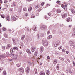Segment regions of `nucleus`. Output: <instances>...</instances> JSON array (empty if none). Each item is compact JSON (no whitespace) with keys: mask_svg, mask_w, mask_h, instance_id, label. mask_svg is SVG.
Wrapping results in <instances>:
<instances>
[{"mask_svg":"<svg viewBox=\"0 0 75 75\" xmlns=\"http://www.w3.org/2000/svg\"><path fill=\"white\" fill-rule=\"evenodd\" d=\"M40 75H45V73L43 71L40 72Z\"/></svg>","mask_w":75,"mask_h":75,"instance_id":"nucleus-15","label":"nucleus"},{"mask_svg":"<svg viewBox=\"0 0 75 75\" xmlns=\"http://www.w3.org/2000/svg\"><path fill=\"white\" fill-rule=\"evenodd\" d=\"M11 56H13V58L14 59H16L17 58V55L15 54H11Z\"/></svg>","mask_w":75,"mask_h":75,"instance_id":"nucleus-3","label":"nucleus"},{"mask_svg":"<svg viewBox=\"0 0 75 75\" xmlns=\"http://www.w3.org/2000/svg\"><path fill=\"white\" fill-rule=\"evenodd\" d=\"M61 10L59 9H58L57 11V12L58 13H61Z\"/></svg>","mask_w":75,"mask_h":75,"instance_id":"nucleus-21","label":"nucleus"},{"mask_svg":"<svg viewBox=\"0 0 75 75\" xmlns=\"http://www.w3.org/2000/svg\"><path fill=\"white\" fill-rule=\"evenodd\" d=\"M71 12H72V13H73V14H74V13H75V10H74V9H71Z\"/></svg>","mask_w":75,"mask_h":75,"instance_id":"nucleus-22","label":"nucleus"},{"mask_svg":"<svg viewBox=\"0 0 75 75\" xmlns=\"http://www.w3.org/2000/svg\"><path fill=\"white\" fill-rule=\"evenodd\" d=\"M60 42L59 41H57V43L55 44L54 45V46L55 47H57L58 45H59L60 44Z\"/></svg>","mask_w":75,"mask_h":75,"instance_id":"nucleus-5","label":"nucleus"},{"mask_svg":"<svg viewBox=\"0 0 75 75\" xmlns=\"http://www.w3.org/2000/svg\"><path fill=\"white\" fill-rule=\"evenodd\" d=\"M6 54H7V55H9V53H8V52H7Z\"/></svg>","mask_w":75,"mask_h":75,"instance_id":"nucleus-52","label":"nucleus"},{"mask_svg":"<svg viewBox=\"0 0 75 75\" xmlns=\"http://www.w3.org/2000/svg\"><path fill=\"white\" fill-rule=\"evenodd\" d=\"M5 48H6V47L4 46H2V48L3 49V50H5Z\"/></svg>","mask_w":75,"mask_h":75,"instance_id":"nucleus-43","label":"nucleus"},{"mask_svg":"<svg viewBox=\"0 0 75 75\" xmlns=\"http://www.w3.org/2000/svg\"><path fill=\"white\" fill-rule=\"evenodd\" d=\"M23 10L24 11H27V8H24Z\"/></svg>","mask_w":75,"mask_h":75,"instance_id":"nucleus-42","label":"nucleus"},{"mask_svg":"<svg viewBox=\"0 0 75 75\" xmlns=\"http://www.w3.org/2000/svg\"><path fill=\"white\" fill-rule=\"evenodd\" d=\"M50 33V31H48L47 33V34H49Z\"/></svg>","mask_w":75,"mask_h":75,"instance_id":"nucleus-54","label":"nucleus"},{"mask_svg":"<svg viewBox=\"0 0 75 75\" xmlns=\"http://www.w3.org/2000/svg\"><path fill=\"white\" fill-rule=\"evenodd\" d=\"M2 70H3V68H0V72H1V71H2Z\"/></svg>","mask_w":75,"mask_h":75,"instance_id":"nucleus-51","label":"nucleus"},{"mask_svg":"<svg viewBox=\"0 0 75 75\" xmlns=\"http://www.w3.org/2000/svg\"><path fill=\"white\" fill-rule=\"evenodd\" d=\"M25 16H28V13H26L25 14Z\"/></svg>","mask_w":75,"mask_h":75,"instance_id":"nucleus-60","label":"nucleus"},{"mask_svg":"<svg viewBox=\"0 0 75 75\" xmlns=\"http://www.w3.org/2000/svg\"><path fill=\"white\" fill-rule=\"evenodd\" d=\"M31 49L32 52H34V51H35V49H36V48L35 47H32Z\"/></svg>","mask_w":75,"mask_h":75,"instance_id":"nucleus-9","label":"nucleus"},{"mask_svg":"<svg viewBox=\"0 0 75 75\" xmlns=\"http://www.w3.org/2000/svg\"><path fill=\"white\" fill-rule=\"evenodd\" d=\"M19 54H22L23 52H22L21 51H20L19 52Z\"/></svg>","mask_w":75,"mask_h":75,"instance_id":"nucleus-48","label":"nucleus"},{"mask_svg":"<svg viewBox=\"0 0 75 75\" xmlns=\"http://www.w3.org/2000/svg\"><path fill=\"white\" fill-rule=\"evenodd\" d=\"M43 45L44 46H46V47L48 46V42H44V41L43 40Z\"/></svg>","mask_w":75,"mask_h":75,"instance_id":"nucleus-7","label":"nucleus"},{"mask_svg":"<svg viewBox=\"0 0 75 75\" xmlns=\"http://www.w3.org/2000/svg\"><path fill=\"white\" fill-rule=\"evenodd\" d=\"M45 18L46 20H48V17L47 16H45Z\"/></svg>","mask_w":75,"mask_h":75,"instance_id":"nucleus-44","label":"nucleus"},{"mask_svg":"<svg viewBox=\"0 0 75 75\" xmlns=\"http://www.w3.org/2000/svg\"><path fill=\"white\" fill-rule=\"evenodd\" d=\"M56 3H60V1H57Z\"/></svg>","mask_w":75,"mask_h":75,"instance_id":"nucleus-46","label":"nucleus"},{"mask_svg":"<svg viewBox=\"0 0 75 75\" xmlns=\"http://www.w3.org/2000/svg\"><path fill=\"white\" fill-rule=\"evenodd\" d=\"M64 7H66L67 6V5L65 4H64Z\"/></svg>","mask_w":75,"mask_h":75,"instance_id":"nucleus-57","label":"nucleus"},{"mask_svg":"<svg viewBox=\"0 0 75 75\" xmlns=\"http://www.w3.org/2000/svg\"><path fill=\"white\" fill-rule=\"evenodd\" d=\"M52 38V35H50L49 37L47 38L48 40H49V39H50Z\"/></svg>","mask_w":75,"mask_h":75,"instance_id":"nucleus-23","label":"nucleus"},{"mask_svg":"<svg viewBox=\"0 0 75 75\" xmlns=\"http://www.w3.org/2000/svg\"><path fill=\"white\" fill-rule=\"evenodd\" d=\"M72 27V25H70L69 26V27H70V28Z\"/></svg>","mask_w":75,"mask_h":75,"instance_id":"nucleus-56","label":"nucleus"},{"mask_svg":"<svg viewBox=\"0 0 75 75\" xmlns=\"http://www.w3.org/2000/svg\"><path fill=\"white\" fill-rule=\"evenodd\" d=\"M56 68H57V69H59V67H57V66Z\"/></svg>","mask_w":75,"mask_h":75,"instance_id":"nucleus-64","label":"nucleus"},{"mask_svg":"<svg viewBox=\"0 0 75 75\" xmlns=\"http://www.w3.org/2000/svg\"><path fill=\"white\" fill-rule=\"evenodd\" d=\"M44 3L42 2L41 3V6H44Z\"/></svg>","mask_w":75,"mask_h":75,"instance_id":"nucleus-37","label":"nucleus"},{"mask_svg":"<svg viewBox=\"0 0 75 75\" xmlns=\"http://www.w3.org/2000/svg\"><path fill=\"white\" fill-rule=\"evenodd\" d=\"M37 37H38V38H40V35H39V34H37Z\"/></svg>","mask_w":75,"mask_h":75,"instance_id":"nucleus-39","label":"nucleus"},{"mask_svg":"<svg viewBox=\"0 0 75 75\" xmlns=\"http://www.w3.org/2000/svg\"><path fill=\"white\" fill-rule=\"evenodd\" d=\"M20 44H21V45L23 47L24 46V44L22 42H21L20 43Z\"/></svg>","mask_w":75,"mask_h":75,"instance_id":"nucleus-31","label":"nucleus"},{"mask_svg":"<svg viewBox=\"0 0 75 75\" xmlns=\"http://www.w3.org/2000/svg\"><path fill=\"white\" fill-rule=\"evenodd\" d=\"M28 64L29 66H32V65H33L32 64V63H31V62H28Z\"/></svg>","mask_w":75,"mask_h":75,"instance_id":"nucleus-20","label":"nucleus"},{"mask_svg":"<svg viewBox=\"0 0 75 75\" xmlns=\"http://www.w3.org/2000/svg\"><path fill=\"white\" fill-rule=\"evenodd\" d=\"M33 30L34 31H36L37 30V28L35 26H34L33 28Z\"/></svg>","mask_w":75,"mask_h":75,"instance_id":"nucleus-10","label":"nucleus"},{"mask_svg":"<svg viewBox=\"0 0 75 75\" xmlns=\"http://www.w3.org/2000/svg\"><path fill=\"white\" fill-rule=\"evenodd\" d=\"M59 59H61V60L62 61H64V59L63 58H62L61 57H59Z\"/></svg>","mask_w":75,"mask_h":75,"instance_id":"nucleus-29","label":"nucleus"},{"mask_svg":"<svg viewBox=\"0 0 75 75\" xmlns=\"http://www.w3.org/2000/svg\"><path fill=\"white\" fill-rule=\"evenodd\" d=\"M62 51H63V52H65V49H63L62 50Z\"/></svg>","mask_w":75,"mask_h":75,"instance_id":"nucleus-61","label":"nucleus"},{"mask_svg":"<svg viewBox=\"0 0 75 75\" xmlns=\"http://www.w3.org/2000/svg\"><path fill=\"white\" fill-rule=\"evenodd\" d=\"M69 72L70 74H71V73H72V71H71V69H70V70H69Z\"/></svg>","mask_w":75,"mask_h":75,"instance_id":"nucleus-47","label":"nucleus"},{"mask_svg":"<svg viewBox=\"0 0 75 75\" xmlns=\"http://www.w3.org/2000/svg\"><path fill=\"white\" fill-rule=\"evenodd\" d=\"M12 40L13 42L14 45H16V42L15 41V39H14V38H13L12 39Z\"/></svg>","mask_w":75,"mask_h":75,"instance_id":"nucleus-16","label":"nucleus"},{"mask_svg":"<svg viewBox=\"0 0 75 75\" xmlns=\"http://www.w3.org/2000/svg\"><path fill=\"white\" fill-rule=\"evenodd\" d=\"M66 52L67 54H68L69 52H68V51H66Z\"/></svg>","mask_w":75,"mask_h":75,"instance_id":"nucleus-55","label":"nucleus"},{"mask_svg":"<svg viewBox=\"0 0 75 75\" xmlns=\"http://www.w3.org/2000/svg\"><path fill=\"white\" fill-rule=\"evenodd\" d=\"M47 59H50V56H47Z\"/></svg>","mask_w":75,"mask_h":75,"instance_id":"nucleus-59","label":"nucleus"},{"mask_svg":"<svg viewBox=\"0 0 75 75\" xmlns=\"http://www.w3.org/2000/svg\"><path fill=\"white\" fill-rule=\"evenodd\" d=\"M6 19L8 21H10V17H9V16H7L6 17Z\"/></svg>","mask_w":75,"mask_h":75,"instance_id":"nucleus-18","label":"nucleus"},{"mask_svg":"<svg viewBox=\"0 0 75 75\" xmlns=\"http://www.w3.org/2000/svg\"><path fill=\"white\" fill-rule=\"evenodd\" d=\"M38 53V52H37L35 51V56H37Z\"/></svg>","mask_w":75,"mask_h":75,"instance_id":"nucleus-28","label":"nucleus"},{"mask_svg":"<svg viewBox=\"0 0 75 75\" xmlns=\"http://www.w3.org/2000/svg\"><path fill=\"white\" fill-rule=\"evenodd\" d=\"M13 49L15 50H17V51H18V49L16 47H13Z\"/></svg>","mask_w":75,"mask_h":75,"instance_id":"nucleus-14","label":"nucleus"},{"mask_svg":"<svg viewBox=\"0 0 75 75\" xmlns=\"http://www.w3.org/2000/svg\"><path fill=\"white\" fill-rule=\"evenodd\" d=\"M73 66H74V67H75V62H74L73 61Z\"/></svg>","mask_w":75,"mask_h":75,"instance_id":"nucleus-53","label":"nucleus"},{"mask_svg":"<svg viewBox=\"0 0 75 75\" xmlns=\"http://www.w3.org/2000/svg\"><path fill=\"white\" fill-rule=\"evenodd\" d=\"M6 75V72L5 70H4L3 73V75Z\"/></svg>","mask_w":75,"mask_h":75,"instance_id":"nucleus-25","label":"nucleus"},{"mask_svg":"<svg viewBox=\"0 0 75 75\" xmlns=\"http://www.w3.org/2000/svg\"><path fill=\"white\" fill-rule=\"evenodd\" d=\"M40 28L42 30H43L44 29H47V26L45 25H43Z\"/></svg>","mask_w":75,"mask_h":75,"instance_id":"nucleus-2","label":"nucleus"},{"mask_svg":"<svg viewBox=\"0 0 75 75\" xmlns=\"http://www.w3.org/2000/svg\"><path fill=\"white\" fill-rule=\"evenodd\" d=\"M0 1L1 3H3V1H2V0H0Z\"/></svg>","mask_w":75,"mask_h":75,"instance_id":"nucleus-58","label":"nucleus"},{"mask_svg":"<svg viewBox=\"0 0 75 75\" xmlns=\"http://www.w3.org/2000/svg\"><path fill=\"white\" fill-rule=\"evenodd\" d=\"M2 29H3V31H6V28H5L3 27V28Z\"/></svg>","mask_w":75,"mask_h":75,"instance_id":"nucleus-45","label":"nucleus"},{"mask_svg":"<svg viewBox=\"0 0 75 75\" xmlns=\"http://www.w3.org/2000/svg\"><path fill=\"white\" fill-rule=\"evenodd\" d=\"M62 48V46H60V47H59L58 49H59V50H60V49H61Z\"/></svg>","mask_w":75,"mask_h":75,"instance_id":"nucleus-35","label":"nucleus"},{"mask_svg":"<svg viewBox=\"0 0 75 75\" xmlns=\"http://www.w3.org/2000/svg\"><path fill=\"white\" fill-rule=\"evenodd\" d=\"M69 43L71 47H72L73 48H75V45L74 44L73 42L70 41L69 42Z\"/></svg>","mask_w":75,"mask_h":75,"instance_id":"nucleus-1","label":"nucleus"},{"mask_svg":"<svg viewBox=\"0 0 75 75\" xmlns=\"http://www.w3.org/2000/svg\"><path fill=\"white\" fill-rule=\"evenodd\" d=\"M24 38H25V35L22 36V37L21 38V39L22 41H24Z\"/></svg>","mask_w":75,"mask_h":75,"instance_id":"nucleus-17","label":"nucleus"},{"mask_svg":"<svg viewBox=\"0 0 75 75\" xmlns=\"http://www.w3.org/2000/svg\"><path fill=\"white\" fill-rule=\"evenodd\" d=\"M73 31H74V33H75V28H74L73 29Z\"/></svg>","mask_w":75,"mask_h":75,"instance_id":"nucleus-63","label":"nucleus"},{"mask_svg":"<svg viewBox=\"0 0 75 75\" xmlns=\"http://www.w3.org/2000/svg\"><path fill=\"white\" fill-rule=\"evenodd\" d=\"M11 47V45L9 44H8L7 45V47H6L7 50H9L10 48Z\"/></svg>","mask_w":75,"mask_h":75,"instance_id":"nucleus-8","label":"nucleus"},{"mask_svg":"<svg viewBox=\"0 0 75 75\" xmlns=\"http://www.w3.org/2000/svg\"><path fill=\"white\" fill-rule=\"evenodd\" d=\"M44 48L42 47H41L40 49V52H42L43 51H44Z\"/></svg>","mask_w":75,"mask_h":75,"instance_id":"nucleus-12","label":"nucleus"},{"mask_svg":"<svg viewBox=\"0 0 75 75\" xmlns=\"http://www.w3.org/2000/svg\"><path fill=\"white\" fill-rule=\"evenodd\" d=\"M1 16L2 17V18H5L4 17V16H3L2 15H1Z\"/></svg>","mask_w":75,"mask_h":75,"instance_id":"nucleus-49","label":"nucleus"},{"mask_svg":"<svg viewBox=\"0 0 75 75\" xmlns=\"http://www.w3.org/2000/svg\"><path fill=\"white\" fill-rule=\"evenodd\" d=\"M35 74H37V69H35Z\"/></svg>","mask_w":75,"mask_h":75,"instance_id":"nucleus-26","label":"nucleus"},{"mask_svg":"<svg viewBox=\"0 0 75 75\" xmlns=\"http://www.w3.org/2000/svg\"><path fill=\"white\" fill-rule=\"evenodd\" d=\"M26 52L29 55L31 54V51H30V50L29 49H27L26 50Z\"/></svg>","mask_w":75,"mask_h":75,"instance_id":"nucleus-6","label":"nucleus"},{"mask_svg":"<svg viewBox=\"0 0 75 75\" xmlns=\"http://www.w3.org/2000/svg\"><path fill=\"white\" fill-rule=\"evenodd\" d=\"M57 62V60H55L54 62V64H56Z\"/></svg>","mask_w":75,"mask_h":75,"instance_id":"nucleus-33","label":"nucleus"},{"mask_svg":"<svg viewBox=\"0 0 75 75\" xmlns=\"http://www.w3.org/2000/svg\"><path fill=\"white\" fill-rule=\"evenodd\" d=\"M47 75H48L50 74V72L49 71H47L46 72Z\"/></svg>","mask_w":75,"mask_h":75,"instance_id":"nucleus-27","label":"nucleus"},{"mask_svg":"<svg viewBox=\"0 0 75 75\" xmlns=\"http://www.w3.org/2000/svg\"><path fill=\"white\" fill-rule=\"evenodd\" d=\"M12 19L13 20V21H16V17L14 16H12Z\"/></svg>","mask_w":75,"mask_h":75,"instance_id":"nucleus-13","label":"nucleus"},{"mask_svg":"<svg viewBox=\"0 0 75 75\" xmlns=\"http://www.w3.org/2000/svg\"><path fill=\"white\" fill-rule=\"evenodd\" d=\"M72 35H73V36L74 37H75V34H72Z\"/></svg>","mask_w":75,"mask_h":75,"instance_id":"nucleus-62","label":"nucleus"},{"mask_svg":"<svg viewBox=\"0 0 75 75\" xmlns=\"http://www.w3.org/2000/svg\"><path fill=\"white\" fill-rule=\"evenodd\" d=\"M70 19H71V18H68L67 20V22H69V21H70Z\"/></svg>","mask_w":75,"mask_h":75,"instance_id":"nucleus-30","label":"nucleus"},{"mask_svg":"<svg viewBox=\"0 0 75 75\" xmlns=\"http://www.w3.org/2000/svg\"><path fill=\"white\" fill-rule=\"evenodd\" d=\"M19 71H22V72H23L24 71V69H23L22 68H20L19 69Z\"/></svg>","mask_w":75,"mask_h":75,"instance_id":"nucleus-24","label":"nucleus"},{"mask_svg":"<svg viewBox=\"0 0 75 75\" xmlns=\"http://www.w3.org/2000/svg\"><path fill=\"white\" fill-rule=\"evenodd\" d=\"M61 7H62L63 8H64H64H65V7L64 6V5H62L61 6Z\"/></svg>","mask_w":75,"mask_h":75,"instance_id":"nucleus-40","label":"nucleus"},{"mask_svg":"<svg viewBox=\"0 0 75 75\" xmlns=\"http://www.w3.org/2000/svg\"><path fill=\"white\" fill-rule=\"evenodd\" d=\"M34 17H35V16H34V15H33V14L32 15H31V18H34Z\"/></svg>","mask_w":75,"mask_h":75,"instance_id":"nucleus-38","label":"nucleus"},{"mask_svg":"<svg viewBox=\"0 0 75 75\" xmlns=\"http://www.w3.org/2000/svg\"><path fill=\"white\" fill-rule=\"evenodd\" d=\"M31 10H32V7H31L28 8V11H31Z\"/></svg>","mask_w":75,"mask_h":75,"instance_id":"nucleus-19","label":"nucleus"},{"mask_svg":"<svg viewBox=\"0 0 75 75\" xmlns=\"http://www.w3.org/2000/svg\"><path fill=\"white\" fill-rule=\"evenodd\" d=\"M35 8H39V6L37 5L35 7Z\"/></svg>","mask_w":75,"mask_h":75,"instance_id":"nucleus-41","label":"nucleus"},{"mask_svg":"<svg viewBox=\"0 0 75 75\" xmlns=\"http://www.w3.org/2000/svg\"><path fill=\"white\" fill-rule=\"evenodd\" d=\"M13 6H16V3L14 2L13 3Z\"/></svg>","mask_w":75,"mask_h":75,"instance_id":"nucleus-36","label":"nucleus"},{"mask_svg":"<svg viewBox=\"0 0 75 75\" xmlns=\"http://www.w3.org/2000/svg\"><path fill=\"white\" fill-rule=\"evenodd\" d=\"M29 71H30V67H29L28 66L26 68V72L27 73H29Z\"/></svg>","mask_w":75,"mask_h":75,"instance_id":"nucleus-11","label":"nucleus"},{"mask_svg":"<svg viewBox=\"0 0 75 75\" xmlns=\"http://www.w3.org/2000/svg\"><path fill=\"white\" fill-rule=\"evenodd\" d=\"M11 51V54H12L13 53V49L11 48L10 50Z\"/></svg>","mask_w":75,"mask_h":75,"instance_id":"nucleus-32","label":"nucleus"},{"mask_svg":"<svg viewBox=\"0 0 75 75\" xmlns=\"http://www.w3.org/2000/svg\"><path fill=\"white\" fill-rule=\"evenodd\" d=\"M4 3H7V0L4 1Z\"/></svg>","mask_w":75,"mask_h":75,"instance_id":"nucleus-50","label":"nucleus"},{"mask_svg":"<svg viewBox=\"0 0 75 75\" xmlns=\"http://www.w3.org/2000/svg\"><path fill=\"white\" fill-rule=\"evenodd\" d=\"M17 67H18V68H19V67H20V64H17L16 65Z\"/></svg>","mask_w":75,"mask_h":75,"instance_id":"nucleus-34","label":"nucleus"},{"mask_svg":"<svg viewBox=\"0 0 75 75\" xmlns=\"http://www.w3.org/2000/svg\"><path fill=\"white\" fill-rule=\"evenodd\" d=\"M67 13H64L62 15V18H65L67 16Z\"/></svg>","mask_w":75,"mask_h":75,"instance_id":"nucleus-4","label":"nucleus"}]
</instances>
